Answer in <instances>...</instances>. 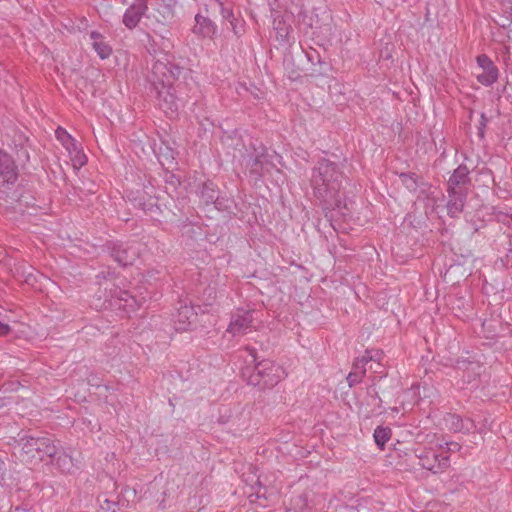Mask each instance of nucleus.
<instances>
[{"mask_svg": "<svg viewBox=\"0 0 512 512\" xmlns=\"http://www.w3.org/2000/svg\"><path fill=\"white\" fill-rule=\"evenodd\" d=\"M18 177L17 167L12 157L0 151V192L10 189Z\"/></svg>", "mask_w": 512, "mask_h": 512, "instance_id": "nucleus-6", "label": "nucleus"}, {"mask_svg": "<svg viewBox=\"0 0 512 512\" xmlns=\"http://www.w3.org/2000/svg\"><path fill=\"white\" fill-rule=\"evenodd\" d=\"M70 155L72 157L74 167H81L86 163V156L78 148V145L76 146L75 150H72V154H70Z\"/></svg>", "mask_w": 512, "mask_h": 512, "instance_id": "nucleus-27", "label": "nucleus"}, {"mask_svg": "<svg viewBox=\"0 0 512 512\" xmlns=\"http://www.w3.org/2000/svg\"><path fill=\"white\" fill-rule=\"evenodd\" d=\"M147 11V0H134L125 10L122 17V23L127 29L133 30L137 27Z\"/></svg>", "mask_w": 512, "mask_h": 512, "instance_id": "nucleus-8", "label": "nucleus"}, {"mask_svg": "<svg viewBox=\"0 0 512 512\" xmlns=\"http://www.w3.org/2000/svg\"><path fill=\"white\" fill-rule=\"evenodd\" d=\"M383 358V352L379 350H367L363 356H361V362L369 363L370 361L380 362Z\"/></svg>", "mask_w": 512, "mask_h": 512, "instance_id": "nucleus-25", "label": "nucleus"}, {"mask_svg": "<svg viewBox=\"0 0 512 512\" xmlns=\"http://www.w3.org/2000/svg\"><path fill=\"white\" fill-rule=\"evenodd\" d=\"M111 255L120 265L128 266L136 260L137 250L124 244H118L112 248Z\"/></svg>", "mask_w": 512, "mask_h": 512, "instance_id": "nucleus-12", "label": "nucleus"}, {"mask_svg": "<svg viewBox=\"0 0 512 512\" xmlns=\"http://www.w3.org/2000/svg\"><path fill=\"white\" fill-rule=\"evenodd\" d=\"M272 166L273 164L270 161H268V155L262 154L255 158L252 165V172L262 176L265 173L270 172Z\"/></svg>", "mask_w": 512, "mask_h": 512, "instance_id": "nucleus-21", "label": "nucleus"}, {"mask_svg": "<svg viewBox=\"0 0 512 512\" xmlns=\"http://www.w3.org/2000/svg\"><path fill=\"white\" fill-rule=\"evenodd\" d=\"M52 459L55 460V465L62 473H69L73 468V461L71 456L65 452L59 451L57 448V454Z\"/></svg>", "mask_w": 512, "mask_h": 512, "instance_id": "nucleus-19", "label": "nucleus"}, {"mask_svg": "<svg viewBox=\"0 0 512 512\" xmlns=\"http://www.w3.org/2000/svg\"><path fill=\"white\" fill-rule=\"evenodd\" d=\"M166 9V13H167V17H171L172 16V11L169 7H165Z\"/></svg>", "mask_w": 512, "mask_h": 512, "instance_id": "nucleus-34", "label": "nucleus"}, {"mask_svg": "<svg viewBox=\"0 0 512 512\" xmlns=\"http://www.w3.org/2000/svg\"><path fill=\"white\" fill-rule=\"evenodd\" d=\"M430 446L422 450H416V457L419 464L434 474L443 473L450 466V457L438 452L435 443L429 442Z\"/></svg>", "mask_w": 512, "mask_h": 512, "instance_id": "nucleus-4", "label": "nucleus"}, {"mask_svg": "<svg viewBox=\"0 0 512 512\" xmlns=\"http://www.w3.org/2000/svg\"><path fill=\"white\" fill-rule=\"evenodd\" d=\"M435 447H438L439 450H444L445 452H457L461 449V445L457 442L436 441Z\"/></svg>", "mask_w": 512, "mask_h": 512, "instance_id": "nucleus-26", "label": "nucleus"}, {"mask_svg": "<svg viewBox=\"0 0 512 512\" xmlns=\"http://www.w3.org/2000/svg\"><path fill=\"white\" fill-rule=\"evenodd\" d=\"M366 362H361V357H358L353 365L352 372H355L357 376L363 378L366 374Z\"/></svg>", "mask_w": 512, "mask_h": 512, "instance_id": "nucleus-29", "label": "nucleus"}, {"mask_svg": "<svg viewBox=\"0 0 512 512\" xmlns=\"http://www.w3.org/2000/svg\"><path fill=\"white\" fill-rule=\"evenodd\" d=\"M201 198L206 204L214 203L218 198V191L212 182L205 183L201 190Z\"/></svg>", "mask_w": 512, "mask_h": 512, "instance_id": "nucleus-22", "label": "nucleus"}, {"mask_svg": "<svg viewBox=\"0 0 512 512\" xmlns=\"http://www.w3.org/2000/svg\"><path fill=\"white\" fill-rule=\"evenodd\" d=\"M89 38L91 41L92 48L98 54L101 59L108 58L112 53V48L106 41L104 35L97 31H92L89 34Z\"/></svg>", "mask_w": 512, "mask_h": 512, "instance_id": "nucleus-15", "label": "nucleus"}, {"mask_svg": "<svg viewBox=\"0 0 512 512\" xmlns=\"http://www.w3.org/2000/svg\"><path fill=\"white\" fill-rule=\"evenodd\" d=\"M121 300L125 302V307H133L134 304L136 303L135 298L127 292L124 293V296L121 297Z\"/></svg>", "mask_w": 512, "mask_h": 512, "instance_id": "nucleus-31", "label": "nucleus"}, {"mask_svg": "<svg viewBox=\"0 0 512 512\" xmlns=\"http://www.w3.org/2000/svg\"><path fill=\"white\" fill-rule=\"evenodd\" d=\"M361 380H362V378H361V377H359V376H357V374H356L355 372H352V371H351V372L348 374L347 381H348V384H349V386H350V387H352V386H354V385H356V384L360 383V382H361Z\"/></svg>", "mask_w": 512, "mask_h": 512, "instance_id": "nucleus-30", "label": "nucleus"}, {"mask_svg": "<svg viewBox=\"0 0 512 512\" xmlns=\"http://www.w3.org/2000/svg\"><path fill=\"white\" fill-rule=\"evenodd\" d=\"M209 12L200 11L194 17V25L191 29L192 33L199 38L214 39L218 33V27L209 16Z\"/></svg>", "mask_w": 512, "mask_h": 512, "instance_id": "nucleus-7", "label": "nucleus"}, {"mask_svg": "<svg viewBox=\"0 0 512 512\" xmlns=\"http://www.w3.org/2000/svg\"><path fill=\"white\" fill-rule=\"evenodd\" d=\"M56 138L62 143L65 149L72 154V150L76 149V140L63 128L58 127L55 131Z\"/></svg>", "mask_w": 512, "mask_h": 512, "instance_id": "nucleus-20", "label": "nucleus"}, {"mask_svg": "<svg viewBox=\"0 0 512 512\" xmlns=\"http://www.w3.org/2000/svg\"><path fill=\"white\" fill-rule=\"evenodd\" d=\"M373 437H374L375 443L381 449H383V447L385 446V444L388 442V440L391 437V430L389 428H387V427L378 426L374 430Z\"/></svg>", "mask_w": 512, "mask_h": 512, "instance_id": "nucleus-24", "label": "nucleus"}, {"mask_svg": "<svg viewBox=\"0 0 512 512\" xmlns=\"http://www.w3.org/2000/svg\"><path fill=\"white\" fill-rule=\"evenodd\" d=\"M342 173L336 164L322 159L314 168L311 176V187L314 196L323 202L327 208L341 205Z\"/></svg>", "mask_w": 512, "mask_h": 512, "instance_id": "nucleus-2", "label": "nucleus"}, {"mask_svg": "<svg viewBox=\"0 0 512 512\" xmlns=\"http://www.w3.org/2000/svg\"><path fill=\"white\" fill-rule=\"evenodd\" d=\"M477 65L481 69V72L476 76L478 82L482 85L490 86L497 81L499 70L487 55H479L477 57Z\"/></svg>", "mask_w": 512, "mask_h": 512, "instance_id": "nucleus-9", "label": "nucleus"}, {"mask_svg": "<svg viewBox=\"0 0 512 512\" xmlns=\"http://www.w3.org/2000/svg\"><path fill=\"white\" fill-rule=\"evenodd\" d=\"M218 8L223 19H226L231 24L232 30L237 33L236 27L234 24L235 17L233 14V10L230 4L226 0H210L208 4L204 5L203 11L206 13L209 12V8Z\"/></svg>", "mask_w": 512, "mask_h": 512, "instance_id": "nucleus-16", "label": "nucleus"}, {"mask_svg": "<svg viewBox=\"0 0 512 512\" xmlns=\"http://www.w3.org/2000/svg\"><path fill=\"white\" fill-rule=\"evenodd\" d=\"M37 442L43 445H39L37 449V461H43L45 459H52L57 454V446L55 441L49 436L37 437Z\"/></svg>", "mask_w": 512, "mask_h": 512, "instance_id": "nucleus-17", "label": "nucleus"}, {"mask_svg": "<svg viewBox=\"0 0 512 512\" xmlns=\"http://www.w3.org/2000/svg\"><path fill=\"white\" fill-rule=\"evenodd\" d=\"M469 170L466 166H459L453 172L448 180V191L464 190L469 183Z\"/></svg>", "mask_w": 512, "mask_h": 512, "instance_id": "nucleus-14", "label": "nucleus"}, {"mask_svg": "<svg viewBox=\"0 0 512 512\" xmlns=\"http://www.w3.org/2000/svg\"><path fill=\"white\" fill-rule=\"evenodd\" d=\"M197 313L194 311L193 306L181 305L178 309L175 319L176 329L185 331L196 321Z\"/></svg>", "mask_w": 512, "mask_h": 512, "instance_id": "nucleus-13", "label": "nucleus"}, {"mask_svg": "<svg viewBox=\"0 0 512 512\" xmlns=\"http://www.w3.org/2000/svg\"><path fill=\"white\" fill-rule=\"evenodd\" d=\"M481 119H482V121H485V116H484V114H482V115H481ZM482 124H483V125H485V124H484V122H482Z\"/></svg>", "mask_w": 512, "mask_h": 512, "instance_id": "nucleus-36", "label": "nucleus"}, {"mask_svg": "<svg viewBox=\"0 0 512 512\" xmlns=\"http://www.w3.org/2000/svg\"><path fill=\"white\" fill-rule=\"evenodd\" d=\"M285 377L284 369L270 360L257 363L248 383L262 388H271Z\"/></svg>", "mask_w": 512, "mask_h": 512, "instance_id": "nucleus-3", "label": "nucleus"}, {"mask_svg": "<svg viewBox=\"0 0 512 512\" xmlns=\"http://www.w3.org/2000/svg\"><path fill=\"white\" fill-rule=\"evenodd\" d=\"M180 72L181 68L167 58L159 59L153 64L149 78L157 94L158 106L169 118L176 117L179 109L184 106V100L175 95V89L172 87Z\"/></svg>", "mask_w": 512, "mask_h": 512, "instance_id": "nucleus-1", "label": "nucleus"}, {"mask_svg": "<svg viewBox=\"0 0 512 512\" xmlns=\"http://www.w3.org/2000/svg\"><path fill=\"white\" fill-rule=\"evenodd\" d=\"M273 29L275 32V38L280 44H289L291 41H294L293 29L289 19L279 15L275 16Z\"/></svg>", "mask_w": 512, "mask_h": 512, "instance_id": "nucleus-10", "label": "nucleus"}, {"mask_svg": "<svg viewBox=\"0 0 512 512\" xmlns=\"http://www.w3.org/2000/svg\"><path fill=\"white\" fill-rule=\"evenodd\" d=\"M267 1H268V4H269L270 6H272L274 3H276V2H277V0H267Z\"/></svg>", "mask_w": 512, "mask_h": 512, "instance_id": "nucleus-35", "label": "nucleus"}, {"mask_svg": "<svg viewBox=\"0 0 512 512\" xmlns=\"http://www.w3.org/2000/svg\"><path fill=\"white\" fill-rule=\"evenodd\" d=\"M253 320L254 311L237 310L231 315L226 333L230 334L232 337L243 336L251 330Z\"/></svg>", "mask_w": 512, "mask_h": 512, "instance_id": "nucleus-5", "label": "nucleus"}, {"mask_svg": "<svg viewBox=\"0 0 512 512\" xmlns=\"http://www.w3.org/2000/svg\"><path fill=\"white\" fill-rule=\"evenodd\" d=\"M446 425L449 429L454 432L468 431L469 427L465 425L463 419H461L458 415L450 414L447 418H445Z\"/></svg>", "mask_w": 512, "mask_h": 512, "instance_id": "nucleus-23", "label": "nucleus"}, {"mask_svg": "<svg viewBox=\"0 0 512 512\" xmlns=\"http://www.w3.org/2000/svg\"><path fill=\"white\" fill-rule=\"evenodd\" d=\"M247 350L249 352V356L251 357V361L255 362L256 361V351H255V349L248 348Z\"/></svg>", "mask_w": 512, "mask_h": 512, "instance_id": "nucleus-33", "label": "nucleus"}, {"mask_svg": "<svg viewBox=\"0 0 512 512\" xmlns=\"http://www.w3.org/2000/svg\"><path fill=\"white\" fill-rule=\"evenodd\" d=\"M400 179L402 181V183L405 185V187L410 190V191H414L416 190L417 188V182L414 178L413 175L411 174H406V173H402L400 175Z\"/></svg>", "mask_w": 512, "mask_h": 512, "instance_id": "nucleus-28", "label": "nucleus"}, {"mask_svg": "<svg viewBox=\"0 0 512 512\" xmlns=\"http://www.w3.org/2000/svg\"><path fill=\"white\" fill-rule=\"evenodd\" d=\"M41 443L37 442V437L29 436L21 439V453L20 457L23 462L32 464L37 462V449Z\"/></svg>", "mask_w": 512, "mask_h": 512, "instance_id": "nucleus-11", "label": "nucleus"}, {"mask_svg": "<svg viewBox=\"0 0 512 512\" xmlns=\"http://www.w3.org/2000/svg\"><path fill=\"white\" fill-rule=\"evenodd\" d=\"M449 201L447 203L448 214L452 217L457 216L464 207L466 192L464 190L448 191Z\"/></svg>", "mask_w": 512, "mask_h": 512, "instance_id": "nucleus-18", "label": "nucleus"}, {"mask_svg": "<svg viewBox=\"0 0 512 512\" xmlns=\"http://www.w3.org/2000/svg\"><path fill=\"white\" fill-rule=\"evenodd\" d=\"M11 328L8 324L0 321V337L5 336L10 332Z\"/></svg>", "mask_w": 512, "mask_h": 512, "instance_id": "nucleus-32", "label": "nucleus"}]
</instances>
